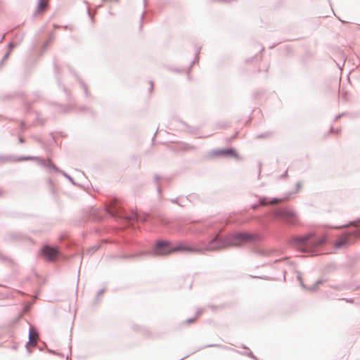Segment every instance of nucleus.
<instances>
[{"label": "nucleus", "instance_id": "1", "mask_svg": "<svg viewBox=\"0 0 360 360\" xmlns=\"http://www.w3.org/2000/svg\"><path fill=\"white\" fill-rule=\"evenodd\" d=\"M326 241V237L325 236L315 239L311 234L296 236L291 239V243L295 248L306 252H313L315 248L323 245Z\"/></svg>", "mask_w": 360, "mask_h": 360}, {"label": "nucleus", "instance_id": "2", "mask_svg": "<svg viewBox=\"0 0 360 360\" xmlns=\"http://www.w3.org/2000/svg\"><path fill=\"white\" fill-rule=\"evenodd\" d=\"M255 236L250 233H238L227 238L224 242L221 243L218 247L214 244L218 243L217 240H213L209 246L210 250L221 249L229 246H240L246 243L252 242Z\"/></svg>", "mask_w": 360, "mask_h": 360}, {"label": "nucleus", "instance_id": "3", "mask_svg": "<svg viewBox=\"0 0 360 360\" xmlns=\"http://www.w3.org/2000/svg\"><path fill=\"white\" fill-rule=\"evenodd\" d=\"M176 251H195L191 247L185 246L180 244L177 245H172L167 241H160L156 243L154 248V253L158 255H165Z\"/></svg>", "mask_w": 360, "mask_h": 360}, {"label": "nucleus", "instance_id": "4", "mask_svg": "<svg viewBox=\"0 0 360 360\" xmlns=\"http://www.w3.org/2000/svg\"><path fill=\"white\" fill-rule=\"evenodd\" d=\"M274 214L276 218L289 224H295L297 221V217L295 213L285 209L276 210Z\"/></svg>", "mask_w": 360, "mask_h": 360}, {"label": "nucleus", "instance_id": "5", "mask_svg": "<svg viewBox=\"0 0 360 360\" xmlns=\"http://www.w3.org/2000/svg\"><path fill=\"white\" fill-rule=\"evenodd\" d=\"M356 243L355 236L353 232H348L342 235L335 243L336 248L349 247Z\"/></svg>", "mask_w": 360, "mask_h": 360}, {"label": "nucleus", "instance_id": "6", "mask_svg": "<svg viewBox=\"0 0 360 360\" xmlns=\"http://www.w3.org/2000/svg\"><path fill=\"white\" fill-rule=\"evenodd\" d=\"M41 253L49 261H54L59 255V252L56 248L49 245L44 246L41 250Z\"/></svg>", "mask_w": 360, "mask_h": 360}, {"label": "nucleus", "instance_id": "7", "mask_svg": "<svg viewBox=\"0 0 360 360\" xmlns=\"http://www.w3.org/2000/svg\"><path fill=\"white\" fill-rule=\"evenodd\" d=\"M208 156L212 158L221 157V156L236 157L237 153L232 148L219 149V150H214L210 151L208 154Z\"/></svg>", "mask_w": 360, "mask_h": 360}, {"label": "nucleus", "instance_id": "8", "mask_svg": "<svg viewBox=\"0 0 360 360\" xmlns=\"http://www.w3.org/2000/svg\"><path fill=\"white\" fill-rule=\"evenodd\" d=\"M49 1L50 0H39L37 6L38 12H45L48 9Z\"/></svg>", "mask_w": 360, "mask_h": 360}, {"label": "nucleus", "instance_id": "9", "mask_svg": "<svg viewBox=\"0 0 360 360\" xmlns=\"http://www.w3.org/2000/svg\"><path fill=\"white\" fill-rule=\"evenodd\" d=\"M285 200V199H284V198H274L272 200L268 201L266 198H262L259 200V203L262 205H274V204L282 202Z\"/></svg>", "mask_w": 360, "mask_h": 360}, {"label": "nucleus", "instance_id": "10", "mask_svg": "<svg viewBox=\"0 0 360 360\" xmlns=\"http://www.w3.org/2000/svg\"><path fill=\"white\" fill-rule=\"evenodd\" d=\"M30 342L37 344L38 340V333L34 329H30L29 333Z\"/></svg>", "mask_w": 360, "mask_h": 360}, {"label": "nucleus", "instance_id": "11", "mask_svg": "<svg viewBox=\"0 0 360 360\" xmlns=\"http://www.w3.org/2000/svg\"><path fill=\"white\" fill-rule=\"evenodd\" d=\"M354 234L355 236V238L356 239L360 238V230L359 231H354Z\"/></svg>", "mask_w": 360, "mask_h": 360}, {"label": "nucleus", "instance_id": "12", "mask_svg": "<svg viewBox=\"0 0 360 360\" xmlns=\"http://www.w3.org/2000/svg\"><path fill=\"white\" fill-rule=\"evenodd\" d=\"M193 321H194V320H188V323H191V322H193Z\"/></svg>", "mask_w": 360, "mask_h": 360}, {"label": "nucleus", "instance_id": "13", "mask_svg": "<svg viewBox=\"0 0 360 360\" xmlns=\"http://www.w3.org/2000/svg\"><path fill=\"white\" fill-rule=\"evenodd\" d=\"M359 222H360V219H359Z\"/></svg>", "mask_w": 360, "mask_h": 360}]
</instances>
